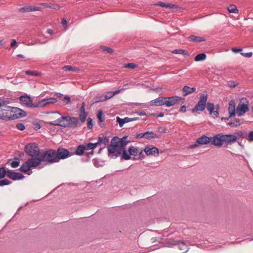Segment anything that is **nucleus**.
I'll return each mask as SVG.
<instances>
[{
    "label": "nucleus",
    "mask_w": 253,
    "mask_h": 253,
    "mask_svg": "<svg viewBox=\"0 0 253 253\" xmlns=\"http://www.w3.org/2000/svg\"><path fill=\"white\" fill-rule=\"evenodd\" d=\"M249 110L248 104L239 103L236 108V113L238 117H241Z\"/></svg>",
    "instance_id": "16"
},
{
    "label": "nucleus",
    "mask_w": 253,
    "mask_h": 253,
    "mask_svg": "<svg viewBox=\"0 0 253 253\" xmlns=\"http://www.w3.org/2000/svg\"><path fill=\"white\" fill-rule=\"evenodd\" d=\"M84 145L85 146V150H93L98 145V143L97 142L94 143L89 142Z\"/></svg>",
    "instance_id": "34"
},
{
    "label": "nucleus",
    "mask_w": 253,
    "mask_h": 253,
    "mask_svg": "<svg viewBox=\"0 0 253 253\" xmlns=\"http://www.w3.org/2000/svg\"><path fill=\"white\" fill-rule=\"evenodd\" d=\"M101 48L103 51H106L107 53L111 54H112L114 52V50L112 48L106 46H102L101 47Z\"/></svg>",
    "instance_id": "43"
},
{
    "label": "nucleus",
    "mask_w": 253,
    "mask_h": 253,
    "mask_svg": "<svg viewBox=\"0 0 253 253\" xmlns=\"http://www.w3.org/2000/svg\"><path fill=\"white\" fill-rule=\"evenodd\" d=\"M25 151L32 158H39L41 153L38 145L35 143H29L25 145Z\"/></svg>",
    "instance_id": "7"
},
{
    "label": "nucleus",
    "mask_w": 253,
    "mask_h": 253,
    "mask_svg": "<svg viewBox=\"0 0 253 253\" xmlns=\"http://www.w3.org/2000/svg\"><path fill=\"white\" fill-rule=\"evenodd\" d=\"M211 137L207 136L206 135H203L202 136L197 138L194 144L189 145V148L194 149L198 147L199 145L209 144L211 143Z\"/></svg>",
    "instance_id": "10"
},
{
    "label": "nucleus",
    "mask_w": 253,
    "mask_h": 253,
    "mask_svg": "<svg viewBox=\"0 0 253 253\" xmlns=\"http://www.w3.org/2000/svg\"><path fill=\"white\" fill-rule=\"evenodd\" d=\"M39 161H38L36 158H31L28 159L24 163L19 170L24 173L30 175L32 173V171L30 170L31 168H35L39 166Z\"/></svg>",
    "instance_id": "5"
},
{
    "label": "nucleus",
    "mask_w": 253,
    "mask_h": 253,
    "mask_svg": "<svg viewBox=\"0 0 253 253\" xmlns=\"http://www.w3.org/2000/svg\"><path fill=\"white\" fill-rule=\"evenodd\" d=\"M117 122L119 124L120 126L122 127L125 124L129 122V120L128 117H125L124 119H121L120 117H117Z\"/></svg>",
    "instance_id": "31"
},
{
    "label": "nucleus",
    "mask_w": 253,
    "mask_h": 253,
    "mask_svg": "<svg viewBox=\"0 0 253 253\" xmlns=\"http://www.w3.org/2000/svg\"><path fill=\"white\" fill-rule=\"evenodd\" d=\"M165 97H159L151 100L149 103L151 106H161L165 105Z\"/></svg>",
    "instance_id": "20"
},
{
    "label": "nucleus",
    "mask_w": 253,
    "mask_h": 253,
    "mask_svg": "<svg viewBox=\"0 0 253 253\" xmlns=\"http://www.w3.org/2000/svg\"><path fill=\"white\" fill-rule=\"evenodd\" d=\"M4 108L6 109V111H5V117L7 118L5 119V121H8L12 120V107H10L9 106L6 105V107H4Z\"/></svg>",
    "instance_id": "25"
},
{
    "label": "nucleus",
    "mask_w": 253,
    "mask_h": 253,
    "mask_svg": "<svg viewBox=\"0 0 253 253\" xmlns=\"http://www.w3.org/2000/svg\"><path fill=\"white\" fill-rule=\"evenodd\" d=\"M85 150V146L83 144L79 145L74 152H72L73 155H76L78 156H82L84 155Z\"/></svg>",
    "instance_id": "23"
},
{
    "label": "nucleus",
    "mask_w": 253,
    "mask_h": 253,
    "mask_svg": "<svg viewBox=\"0 0 253 253\" xmlns=\"http://www.w3.org/2000/svg\"><path fill=\"white\" fill-rule=\"evenodd\" d=\"M63 69L64 71H74V72H76L78 70V69L77 67H73L70 65H67V66L63 67Z\"/></svg>",
    "instance_id": "41"
},
{
    "label": "nucleus",
    "mask_w": 253,
    "mask_h": 253,
    "mask_svg": "<svg viewBox=\"0 0 253 253\" xmlns=\"http://www.w3.org/2000/svg\"><path fill=\"white\" fill-rule=\"evenodd\" d=\"M173 245H178L179 246L180 250H185L186 249V246L185 244L183 242H181L180 241H177Z\"/></svg>",
    "instance_id": "42"
},
{
    "label": "nucleus",
    "mask_w": 253,
    "mask_h": 253,
    "mask_svg": "<svg viewBox=\"0 0 253 253\" xmlns=\"http://www.w3.org/2000/svg\"><path fill=\"white\" fill-rule=\"evenodd\" d=\"M241 54L242 55H243V56H244V57L250 58V57H251L252 56L253 53L252 52H247V53L241 52Z\"/></svg>",
    "instance_id": "53"
},
{
    "label": "nucleus",
    "mask_w": 253,
    "mask_h": 253,
    "mask_svg": "<svg viewBox=\"0 0 253 253\" xmlns=\"http://www.w3.org/2000/svg\"><path fill=\"white\" fill-rule=\"evenodd\" d=\"M172 52L175 54H183L185 55H189V53L186 50L182 49H176L173 50Z\"/></svg>",
    "instance_id": "36"
},
{
    "label": "nucleus",
    "mask_w": 253,
    "mask_h": 253,
    "mask_svg": "<svg viewBox=\"0 0 253 253\" xmlns=\"http://www.w3.org/2000/svg\"><path fill=\"white\" fill-rule=\"evenodd\" d=\"M4 107H6L5 104L0 107V119L3 121H5V119L7 118L5 117V111H6V110L4 108Z\"/></svg>",
    "instance_id": "33"
},
{
    "label": "nucleus",
    "mask_w": 253,
    "mask_h": 253,
    "mask_svg": "<svg viewBox=\"0 0 253 253\" xmlns=\"http://www.w3.org/2000/svg\"><path fill=\"white\" fill-rule=\"evenodd\" d=\"M208 100V94H202L199 97V100L197 104L195 107L192 109L193 113L199 111H203L205 108H207Z\"/></svg>",
    "instance_id": "8"
},
{
    "label": "nucleus",
    "mask_w": 253,
    "mask_h": 253,
    "mask_svg": "<svg viewBox=\"0 0 253 253\" xmlns=\"http://www.w3.org/2000/svg\"><path fill=\"white\" fill-rule=\"evenodd\" d=\"M186 111V107L185 105H183L181 107L179 111L181 112L184 113Z\"/></svg>",
    "instance_id": "60"
},
{
    "label": "nucleus",
    "mask_w": 253,
    "mask_h": 253,
    "mask_svg": "<svg viewBox=\"0 0 253 253\" xmlns=\"http://www.w3.org/2000/svg\"><path fill=\"white\" fill-rule=\"evenodd\" d=\"M87 122V128L89 129H91L93 126L92 120L90 118H88L86 119Z\"/></svg>",
    "instance_id": "48"
},
{
    "label": "nucleus",
    "mask_w": 253,
    "mask_h": 253,
    "mask_svg": "<svg viewBox=\"0 0 253 253\" xmlns=\"http://www.w3.org/2000/svg\"><path fill=\"white\" fill-rule=\"evenodd\" d=\"M137 66V65H136L135 64L133 63H128V64H125L124 65V67L125 68H129V69H133L135 68Z\"/></svg>",
    "instance_id": "47"
},
{
    "label": "nucleus",
    "mask_w": 253,
    "mask_h": 253,
    "mask_svg": "<svg viewBox=\"0 0 253 253\" xmlns=\"http://www.w3.org/2000/svg\"><path fill=\"white\" fill-rule=\"evenodd\" d=\"M8 170H6L4 167L0 168V179L5 177L6 175L7 176Z\"/></svg>",
    "instance_id": "39"
},
{
    "label": "nucleus",
    "mask_w": 253,
    "mask_h": 253,
    "mask_svg": "<svg viewBox=\"0 0 253 253\" xmlns=\"http://www.w3.org/2000/svg\"><path fill=\"white\" fill-rule=\"evenodd\" d=\"M143 150L139 147L131 146L128 148V153L134 157V159H143L144 158Z\"/></svg>",
    "instance_id": "9"
},
{
    "label": "nucleus",
    "mask_w": 253,
    "mask_h": 253,
    "mask_svg": "<svg viewBox=\"0 0 253 253\" xmlns=\"http://www.w3.org/2000/svg\"><path fill=\"white\" fill-rule=\"evenodd\" d=\"M160 137V135H157V134L155 133L153 131H148L145 132V138L146 139L150 140L152 138H158Z\"/></svg>",
    "instance_id": "28"
},
{
    "label": "nucleus",
    "mask_w": 253,
    "mask_h": 253,
    "mask_svg": "<svg viewBox=\"0 0 253 253\" xmlns=\"http://www.w3.org/2000/svg\"><path fill=\"white\" fill-rule=\"evenodd\" d=\"M136 114H137L139 116H147L146 113L143 111H137L136 112Z\"/></svg>",
    "instance_id": "55"
},
{
    "label": "nucleus",
    "mask_w": 253,
    "mask_h": 253,
    "mask_svg": "<svg viewBox=\"0 0 253 253\" xmlns=\"http://www.w3.org/2000/svg\"><path fill=\"white\" fill-rule=\"evenodd\" d=\"M12 120L23 118L27 115V113L23 110L18 107H12Z\"/></svg>",
    "instance_id": "14"
},
{
    "label": "nucleus",
    "mask_w": 253,
    "mask_h": 253,
    "mask_svg": "<svg viewBox=\"0 0 253 253\" xmlns=\"http://www.w3.org/2000/svg\"><path fill=\"white\" fill-rule=\"evenodd\" d=\"M85 104L84 102L82 103L81 107L79 110V119L81 123H84L86 120L88 113L85 111Z\"/></svg>",
    "instance_id": "18"
},
{
    "label": "nucleus",
    "mask_w": 253,
    "mask_h": 253,
    "mask_svg": "<svg viewBox=\"0 0 253 253\" xmlns=\"http://www.w3.org/2000/svg\"><path fill=\"white\" fill-rule=\"evenodd\" d=\"M246 139L250 142L253 141V131L249 132L248 136H247Z\"/></svg>",
    "instance_id": "50"
},
{
    "label": "nucleus",
    "mask_w": 253,
    "mask_h": 253,
    "mask_svg": "<svg viewBox=\"0 0 253 253\" xmlns=\"http://www.w3.org/2000/svg\"><path fill=\"white\" fill-rule=\"evenodd\" d=\"M19 100L21 104L24 105L27 107L35 108L43 107L50 104H53L57 102L56 98L51 97L43 99L36 103L33 104V99L30 96L27 95L21 96L19 98Z\"/></svg>",
    "instance_id": "1"
},
{
    "label": "nucleus",
    "mask_w": 253,
    "mask_h": 253,
    "mask_svg": "<svg viewBox=\"0 0 253 253\" xmlns=\"http://www.w3.org/2000/svg\"><path fill=\"white\" fill-rule=\"evenodd\" d=\"M41 4L44 7L50 8L53 9L59 10L60 8V6L58 4H48L46 3H42Z\"/></svg>",
    "instance_id": "32"
},
{
    "label": "nucleus",
    "mask_w": 253,
    "mask_h": 253,
    "mask_svg": "<svg viewBox=\"0 0 253 253\" xmlns=\"http://www.w3.org/2000/svg\"><path fill=\"white\" fill-rule=\"evenodd\" d=\"M231 50L233 52L238 53V52H241L242 50V48H237L234 47V48H232L231 49Z\"/></svg>",
    "instance_id": "57"
},
{
    "label": "nucleus",
    "mask_w": 253,
    "mask_h": 253,
    "mask_svg": "<svg viewBox=\"0 0 253 253\" xmlns=\"http://www.w3.org/2000/svg\"><path fill=\"white\" fill-rule=\"evenodd\" d=\"M196 89V88L195 87H190L187 85L184 86L182 88V90L184 92L183 96H186V95L194 92L195 91Z\"/></svg>",
    "instance_id": "27"
},
{
    "label": "nucleus",
    "mask_w": 253,
    "mask_h": 253,
    "mask_svg": "<svg viewBox=\"0 0 253 253\" xmlns=\"http://www.w3.org/2000/svg\"><path fill=\"white\" fill-rule=\"evenodd\" d=\"M47 123L51 126H57L63 127H68L74 128L81 126L77 118L70 116H62L55 121L49 122Z\"/></svg>",
    "instance_id": "3"
},
{
    "label": "nucleus",
    "mask_w": 253,
    "mask_h": 253,
    "mask_svg": "<svg viewBox=\"0 0 253 253\" xmlns=\"http://www.w3.org/2000/svg\"><path fill=\"white\" fill-rule=\"evenodd\" d=\"M234 124V127H237L240 126L242 123L241 122V120L239 119H235L233 121Z\"/></svg>",
    "instance_id": "49"
},
{
    "label": "nucleus",
    "mask_w": 253,
    "mask_h": 253,
    "mask_svg": "<svg viewBox=\"0 0 253 253\" xmlns=\"http://www.w3.org/2000/svg\"><path fill=\"white\" fill-rule=\"evenodd\" d=\"M228 134L218 133L213 137H211V144L215 146L220 147L224 143L227 145H231Z\"/></svg>",
    "instance_id": "6"
},
{
    "label": "nucleus",
    "mask_w": 253,
    "mask_h": 253,
    "mask_svg": "<svg viewBox=\"0 0 253 253\" xmlns=\"http://www.w3.org/2000/svg\"><path fill=\"white\" fill-rule=\"evenodd\" d=\"M14 161H13L12 163H10V166L13 168H17L20 164V160L18 158H14Z\"/></svg>",
    "instance_id": "40"
},
{
    "label": "nucleus",
    "mask_w": 253,
    "mask_h": 253,
    "mask_svg": "<svg viewBox=\"0 0 253 253\" xmlns=\"http://www.w3.org/2000/svg\"><path fill=\"white\" fill-rule=\"evenodd\" d=\"M227 8L230 13H238L239 12V10L235 5H230Z\"/></svg>",
    "instance_id": "37"
},
{
    "label": "nucleus",
    "mask_w": 253,
    "mask_h": 253,
    "mask_svg": "<svg viewBox=\"0 0 253 253\" xmlns=\"http://www.w3.org/2000/svg\"><path fill=\"white\" fill-rule=\"evenodd\" d=\"M120 90H117L115 91L114 92H112V91L109 92H108V94H110V96L105 95L104 99H103L102 100H97L96 102H101V101H103L105 100H107L111 98V97H112L115 94L119 93L120 92Z\"/></svg>",
    "instance_id": "30"
},
{
    "label": "nucleus",
    "mask_w": 253,
    "mask_h": 253,
    "mask_svg": "<svg viewBox=\"0 0 253 253\" xmlns=\"http://www.w3.org/2000/svg\"><path fill=\"white\" fill-rule=\"evenodd\" d=\"M122 158L126 160H129L131 158V157H130L131 155H130V153H128L127 151L126 150H125V149H124L123 150H122Z\"/></svg>",
    "instance_id": "38"
},
{
    "label": "nucleus",
    "mask_w": 253,
    "mask_h": 253,
    "mask_svg": "<svg viewBox=\"0 0 253 253\" xmlns=\"http://www.w3.org/2000/svg\"><path fill=\"white\" fill-rule=\"evenodd\" d=\"M55 153L58 162L60 160L65 159L73 155V153H70L67 149L62 147H59L56 150H55Z\"/></svg>",
    "instance_id": "11"
},
{
    "label": "nucleus",
    "mask_w": 253,
    "mask_h": 253,
    "mask_svg": "<svg viewBox=\"0 0 253 253\" xmlns=\"http://www.w3.org/2000/svg\"><path fill=\"white\" fill-rule=\"evenodd\" d=\"M165 105L167 107H169L177 104L181 98L177 96H173L171 97H165Z\"/></svg>",
    "instance_id": "15"
},
{
    "label": "nucleus",
    "mask_w": 253,
    "mask_h": 253,
    "mask_svg": "<svg viewBox=\"0 0 253 253\" xmlns=\"http://www.w3.org/2000/svg\"><path fill=\"white\" fill-rule=\"evenodd\" d=\"M136 138H145V132L144 133H141L137 134Z\"/></svg>",
    "instance_id": "58"
},
{
    "label": "nucleus",
    "mask_w": 253,
    "mask_h": 253,
    "mask_svg": "<svg viewBox=\"0 0 253 253\" xmlns=\"http://www.w3.org/2000/svg\"><path fill=\"white\" fill-rule=\"evenodd\" d=\"M16 127L20 130H23L25 128V126L22 123H18L16 125Z\"/></svg>",
    "instance_id": "51"
},
{
    "label": "nucleus",
    "mask_w": 253,
    "mask_h": 253,
    "mask_svg": "<svg viewBox=\"0 0 253 253\" xmlns=\"http://www.w3.org/2000/svg\"><path fill=\"white\" fill-rule=\"evenodd\" d=\"M64 100L67 101L66 102V104H68L71 103L70 97L69 96H68V95L65 96L64 98Z\"/></svg>",
    "instance_id": "54"
},
{
    "label": "nucleus",
    "mask_w": 253,
    "mask_h": 253,
    "mask_svg": "<svg viewBox=\"0 0 253 253\" xmlns=\"http://www.w3.org/2000/svg\"><path fill=\"white\" fill-rule=\"evenodd\" d=\"M11 183V182L7 179L0 180V186L8 185Z\"/></svg>",
    "instance_id": "46"
},
{
    "label": "nucleus",
    "mask_w": 253,
    "mask_h": 253,
    "mask_svg": "<svg viewBox=\"0 0 253 253\" xmlns=\"http://www.w3.org/2000/svg\"><path fill=\"white\" fill-rule=\"evenodd\" d=\"M103 111L101 110H99L97 114V116L99 120V124L100 125V123L103 122L104 120L102 119Z\"/></svg>",
    "instance_id": "45"
},
{
    "label": "nucleus",
    "mask_w": 253,
    "mask_h": 253,
    "mask_svg": "<svg viewBox=\"0 0 253 253\" xmlns=\"http://www.w3.org/2000/svg\"><path fill=\"white\" fill-rule=\"evenodd\" d=\"M147 155L158 156L159 155V149L155 147L147 146L143 150Z\"/></svg>",
    "instance_id": "19"
},
{
    "label": "nucleus",
    "mask_w": 253,
    "mask_h": 253,
    "mask_svg": "<svg viewBox=\"0 0 253 253\" xmlns=\"http://www.w3.org/2000/svg\"><path fill=\"white\" fill-rule=\"evenodd\" d=\"M7 177L13 180H18L23 179L24 175L19 172H14L12 170H8Z\"/></svg>",
    "instance_id": "17"
},
{
    "label": "nucleus",
    "mask_w": 253,
    "mask_h": 253,
    "mask_svg": "<svg viewBox=\"0 0 253 253\" xmlns=\"http://www.w3.org/2000/svg\"><path fill=\"white\" fill-rule=\"evenodd\" d=\"M228 84L230 87H235L238 84L234 81H230L228 82Z\"/></svg>",
    "instance_id": "52"
},
{
    "label": "nucleus",
    "mask_w": 253,
    "mask_h": 253,
    "mask_svg": "<svg viewBox=\"0 0 253 253\" xmlns=\"http://www.w3.org/2000/svg\"><path fill=\"white\" fill-rule=\"evenodd\" d=\"M41 8L39 6H29L21 7L19 9V11L22 12H29L34 11H40Z\"/></svg>",
    "instance_id": "21"
},
{
    "label": "nucleus",
    "mask_w": 253,
    "mask_h": 253,
    "mask_svg": "<svg viewBox=\"0 0 253 253\" xmlns=\"http://www.w3.org/2000/svg\"><path fill=\"white\" fill-rule=\"evenodd\" d=\"M164 116V114L163 113H160L159 114H156V117H163Z\"/></svg>",
    "instance_id": "64"
},
{
    "label": "nucleus",
    "mask_w": 253,
    "mask_h": 253,
    "mask_svg": "<svg viewBox=\"0 0 253 253\" xmlns=\"http://www.w3.org/2000/svg\"><path fill=\"white\" fill-rule=\"evenodd\" d=\"M235 102L234 100L230 101L228 106V112L229 117H233L235 116Z\"/></svg>",
    "instance_id": "22"
},
{
    "label": "nucleus",
    "mask_w": 253,
    "mask_h": 253,
    "mask_svg": "<svg viewBox=\"0 0 253 253\" xmlns=\"http://www.w3.org/2000/svg\"><path fill=\"white\" fill-rule=\"evenodd\" d=\"M92 161H93V165H94V166L97 167H98L99 161L98 159H93Z\"/></svg>",
    "instance_id": "56"
},
{
    "label": "nucleus",
    "mask_w": 253,
    "mask_h": 253,
    "mask_svg": "<svg viewBox=\"0 0 253 253\" xmlns=\"http://www.w3.org/2000/svg\"><path fill=\"white\" fill-rule=\"evenodd\" d=\"M39 162V166L42 162H45L46 165H51L53 163H58L55 150L53 149H48L41 153L39 158H36ZM42 167L39 166V169L42 168Z\"/></svg>",
    "instance_id": "4"
},
{
    "label": "nucleus",
    "mask_w": 253,
    "mask_h": 253,
    "mask_svg": "<svg viewBox=\"0 0 253 253\" xmlns=\"http://www.w3.org/2000/svg\"><path fill=\"white\" fill-rule=\"evenodd\" d=\"M188 39L191 42H200L206 41V39L205 38L197 36L195 35H191L188 38Z\"/></svg>",
    "instance_id": "24"
},
{
    "label": "nucleus",
    "mask_w": 253,
    "mask_h": 253,
    "mask_svg": "<svg viewBox=\"0 0 253 253\" xmlns=\"http://www.w3.org/2000/svg\"><path fill=\"white\" fill-rule=\"evenodd\" d=\"M25 74L27 75L30 76H39L40 75V73L38 72L27 70L25 71Z\"/></svg>",
    "instance_id": "44"
},
{
    "label": "nucleus",
    "mask_w": 253,
    "mask_h": 253,
    "mask_svg": "<svg viewBox=\"0 0 253 253\" xmlns=\"http://www.w3.org/2000/svg\"><path fill=\"white\" fill-rule=\"evenodd\" d=\"M61 23L63 26H66L67 24V22L66 19L63 18L62 20Z\"/></svg>",
    "instance_id": "61"
},
{
    "label": "nucleus",
    "mask_w": 253,
    "mask_h": 253,
    "mask_svg": "<svg viewBox=\"0 0 253 253\" xmlns=\"http://www.w3.org/2000/svg\"><path fill=\"white\" fill-rule=\"evenodd\" d=\"M98 145L103 144L104 145V147L108 145L109 143V138L106 137H99L98 138V141L97 142Z\"/></svg>",
    "instance_id": "29"
},
{
    "label": "nucleus",
    "mask_w": 253,
    "mask_h": 253,
    "mask_svg": "<svg viewBox=\"0 0 253 253\" xmlns=\"http://www.w3.org/2000/svg\"><path fill=\"white\" fill-rule=\"evenodd\" d=\"M227 125L232 127H234V124L233 121H230L229 123H228Z\"/></svg>",
    "instance_id": "63"
},
{
    "label": "nucleus",
    "mask_w": 253,
    "mask_h": 253,
    "mask_svg": "<svg viewBox=\"0 0 253 253\" xmlns=\"http://www.w3.org/2000/svg\"><path fill=\"white\" fill-rule=\"evenodd\" d=\"M207 109L209 112L210 115H212L214 118H218L219 115V105H216L214 107L212 103L208 102L207 105Z\"/></svg>",
    "instance_id": "12"
},
{
    "label": "nucleus",
    "mask_w": 253,
    "mask_h": 253,
    "mask_svg": "<svg viewBox=\"0 0 253 253\" xmlns=\"http://www.w3.org/2000/svg\"><path fill=\"white\" fill-rule=\"evenodd\" d=\"M155 5L161 6V7H166L167 8H169V9L178 8V6L175 4H170V3H165V2H162V1L158 2Z\"/></svg>",
    "instance_id": "26"
},
{
    "label": "nucleus",
    "mask_w": 253,
    "mask_h": 253,
    "mask_svg": "<svg viewBox=\"0 0 253 253\" xmlns=\"http://www.w3.org/2000/svg\"><path fill=\"white\" fill-rule=\"evenodd\" d=\"M247 135V133L246 132H244L241 130L238 131L233 134H228V136H230L229 137L230 144L232 145L234 142H235L237 141L238 138H246Z\"/></svg>",
    "instance_id": "13"
},
{
    "label": "nucleus",
    "mask_w": 253,
    "mask_h": 253,
    "mask_svg": "<svg viewBox=\"0 0 253 253\" xmlns=\"http://www.w3.org/2000/svg\"><path fill=\"white\" fill-rule=\"evenodd\" d=\"M166 130V129L165 127L160 126L158 127V131L161 132H165Z\"/></svg>",
    "instance_id": "59"
},
{
    "label": "nucleus",
    "mask_w": 253,
    "mask_h": 253,
    "mask_svg": "<svg viewBox=\"0 0 253 253\" xmlns=\"http://www.w3.org/2000/svg\"><path fill=\"white\" fill-rule=\"evenodd\" d=\"M17 44V42L15 40L13 39L12 40L11 42V46L13 47Z\"/></svg>",
    "instance_id": "62"
},
{
    "label": "nucleus",
    "mask_w": 253,
    "mask_h": 253,
    "mask_svg": "<svg viewBox=\"0 0 253 253\" xmlns=\"http://www.w3.org/2000/svg\"><path fill=\"white\" fill-rule=\"evenodd\" d=\"M207 55L204 53L198 54L195 57V60L196 61H201L206 59Z\"/></svg>",
    "instance_id": "35"
},
{
    "label": "nucleus",
    "mask_w": 253,
    "mask_h": 253,
    "mask_svg": "<svg viewBox=\"0 0 253 253\" xmlns=\"http://www.w3.org/2000/svg\"><path fill=\"white\" fill-rule=\"evenodd\" d=\"M128 142L127 136H124L122 138L116 136L113 137L110 145L108 147V155L110 156L114 154L115 152H117L116 157L121 155L122 150L125 149V147Z\"/></svg>",
    "instance_id": "2"
}]
</instances>
